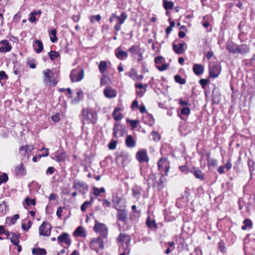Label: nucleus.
<instances>
[{
	"label": "nucleus",
	"mask_w": 255,
	"mask_h": 255,
	"mask_svg": "<svg viewBox=\"0 0 255 255\" xmlns=\"http://www.w3.org/2000/svg\"><path fill=\"white\" fill-rule=\"evenodd\" d=\"M45 77L44 81L46 83L52 85L53 86H55L57 83V81L54 79L53 76L52 75V72L49 69H47L43 72Z\"/></svg>",
	"instance_id": "4"
},
{
	"label": "nucleus",
	"mask_w": 255,
	"mask_h": 255,
	"mask_svg": "<svg viewBox=\"0 0 255 255\" xmlns=\"http://www.w3.org/2000/svg\"><path fill=\"white\" fill-rule=\"evenodd\" d=\"M114 118V119L116 121H118L121 120L123 118V115L122 114L120 113L118 115H113Z\"/></svg>",
	"instance_id": "58"
},
{
	"label": "nucleus",
	"mask_w": 255,
	"mask_h": 255,
	"mask_svg": "<svg viewBox=\"0 0 255 255\" xmlns=\"http://www.w3.org/2000/svg\"><path fill=\"white\" fill-rule=\"evenodd\" d=\"M154 119L152 116L150 114H147L146 117L144 119V122L147 123L149 125H152L154 123Z\"/></svg>",
	"instance_id": "29"
},
{
	"label": "nucleus",
	"mask_w": 255,
	"mask_h": 255,
	"mask_svg": "<svg viewBox=\"0 0 255 255\" xmlns=\"http://www.w3.org/2000/svg\"><path fill=\"white\" fill-rule=\"evenodd\" d=\"M104 95L106 97L109 98H113L116 96V94L115 90L109 87H107L105 89Z\"/></svg>",
	"instance_id": "17"
},
{
	"label": "nucleus",
	"mask_w": 255,
	"mask_h": 255,
	"mask_svg": "<svg viewBox=\"0 0 255 255\" xmlns=\"http://www.w3.org/2000/svg\"><path fill=\"white\" fill-rule=\"evenodd\" d=\"M74 235L75 236H81L83 237L86 236V232L84 230L83 228L81 226H79L76 229L74 232Z\"/></svg>",
	"instance_id": "24"
},
{
	"label": "nucleus",
	"mask_w": 255,
	"mask_h": 255,
	"mask_svg": "<svg viewBox=\"0 0 255 255\" xmlns=\"http://www.w3.org/2000/svg\"><path fill=\"white\" fill-rule=\"evenodd\" d=\"M11 237L10 238V242L14 245H17V244H18L19 242V237L20 235L19 234H16L13 232H11Z\"/></svg>",
	"instance_id": "25"
},
{
	"label": "nucleus",
	"mask_w": 255,
	"mask_h": 255,
	"mask_svg": "<svg viewBox=\"0 0 255 255\" xmlns=\"http://www.w3.org/2000/svg\"><path fill=\"white\" fill-rule=\"evenodd\" d=\"M238 49L237 50V53H241L243 55L248 53L250 51L249 47L246 44H242L241 45H238Z\"/></svg>",
	"instance_id": "18"
},
{
	"label": "nucleus",
	"mask_w": 255,
	"mask_h": 255,
	"mask_svg": "<svg viewBox=\"0 0 255 255\" xmlns=\"http://www.w3.org/2000/svg\"><path fill=\"white\" fill-rule=\"evenodd\" d=\"M54 172V168L53 167H49L46 170V174H52Z\"/></svg>",
	"instance_id": "61"
},
{
	"label": "nucleus",
	"mask_w": 255,
	"mask_h": 255,
	"mask_svg": "<svg viewBox=\"0 0 255 255\" xmlns=\"http://www.w3.org/2000/svg\"><path fill=\"white\" fill-rule=\"evenodd\" d=\"M136 156V158L140 162H148L149 160L147 153L145 150L138 151Z\"/></svg>",
	"instance_id": "14"
},
{
	"label": "nucleus",
	"mask_w": 255,
	"mask_h": 255,
	"mask_svg": "<svg viewBox=\"0 0 255 255\" xmlns=\"http://www.w3.org/2000/svg\"><path fill=\"white\" fill-rule=\"evenodd\" d=\"M8 76L6 74L4 71H0V82L1 83H4L5 81L7 79Z\"/></svg>",
	"instance_id": "36"
},
{
	"label": "nucleus",
	"mask_w": 255,
	"mask_h": 255,
	"mask_svg": "<svg viewBox=\"0 0 255 255\" xmlns=\"http://www.w3.org/2000/svg\"><path fill=\"white\" fill-rule=\"evenodd\" d=\"M157 164L160 171L161 172H164L165 174H167L170 168L169 162L167 158L164 157L161 158L158 161Z\"/></svg>",
	"instance_id": "2"
},
{
	"label": "nucleus",
	"mask_w": 255,
	"mask_h": 255,
	"mask_svg": "<svg viewBox=\"0 0 255 255\" xmlns=\"http://www.w3.org/2000/svg\"><path fill=\"white\" fill-rule=\"evenodd\" d=\"M33 149V147L32 146L26 145L25 147V152H30Z\"/></svg>",
	"instance_id": "63"
},
{
	"label": "nucleus",
	"mask_w": 255,
	"mask_h": 255,
	"mask_svg": "<svg viewBox=\"0 0 255 255\" xmlns=\"http://www.w3.org/2000/svg\"><path fill=\"white\" fill-rule=\"evenodd\" d=\"M248 164L250 169V170L251 171H253L255 170L254 168V161L249 159L248 161Z\"/></svg>",
	"instance_id": "50"
},
{
	"label": "nucleus",
	"mask_w": 255,
	"mask_h": 255,
	"mask_svg": "<svg viewBox=\"0 0 255 255\" xmlns=\"http://www.w3.org/2000/svg\"><path fill=\"white\" fill-rule=\"evenodd\" d=\"M94 230L97 233H99L101 236L105 238L108 234L107 228L104 224L96 222L94 226Z\"/></svg>",
	"instance_id": "5"
},
{
	"label": "nucleus",
	"mask_w": 255,
	"mask_h": 255,
	"mask_svg": "<svg viewBox=\"0 0 255 255\" xmlns=\"http://www.w3.org/2000/svg\"><path fill=\"white\" fill-rule=\"evenodd\" d=\"M35 15H36V11H32L31 13H30V17L29 18V20L31 22H34L36 21V18L35 17Z\"/></svg>",
	"instance_id": "44"
},
{
	"label": "nucleus",
	"mask_w": 255,
	"mask_h": 255,
	"mask_svg": "<svg viewBox=\"0 0 255 255\" xmlns=\"http://www.w3.org/2000/svg\"><path fill=\"white\" fill-rule=\"evenodd\" d=\"M179 169L183 172H188L189 169L187 166L185 165L181 166L179 167Z\"/></svg>",
	"instance_id": "60"
},
{
	"label": "nucleus",
	"mask_w": 255,
	"mask_h": 255,
	"mask_svg": "<svg viewBox=\"0 0 255 255\" xmlns=\"http://www.w3.org/2000/svg\"><path fill=\"white\" fill-rule=\"evenodd\" d=\"M128 51L133 55L135 54L138 56V62H140L143 60L142 52L138 46L133 45L129 48Z\"/></svg>",
	"instance_id": "10"
},
{
	"label": "nucleus",
	"mask_w": 255,
	"mask_h": 255,
	"mask_svg": "<svg viewBox=\"0 0 255 255\" xmlns=\"http://www.w3.org/2000/svg\"><path fill=\"white\" fill-rule=\"evenodd\" d=\"M130 122V125L133 128H135L137 127V122L133 120H127Z\"/></svg>",
	"instance_id": "56"
},
{
	"label": "nucleus",
	"mask_w": 255,
	"mask_h": 255,
	"mask_svg": "<svg viewBox=\"0 0 255 255\" xmlns=\"http://www.w3.org/2000/svg\"><path fill=\"white\" fill-rule=\"evenodd\" d=\"M190 112V109L188 107L183 108L181 110V113L183 115H188Z\"/></svg>",
	"instance_id": "46"
},
{
	"label": "nucleus",
	"mask_w": 255,
	"mask_h": 255,
	"mask_svg": "<svg viewBox=\"0 0 255 255\" xmlns=\"http://www.w3.org/2000/svg\"><path fill=\"white\" fill-rule=\"evenodd\" d=\"M84 71L83 69L79 70L74 69L70 74V78L73 82L81 81L84 77Z\"/></svg>",
	"instance_id": "3"
},
{
	"label": "nucleus",
	"mask_w": 255,
	"mask_h": 255,
	"mask_svg": "<svg viewBox=\"0 0 255 255\" xmlns=\"http://www.w3.org/2000/svg\"><path fill=\"white\" fill-rule=\"evenodd\" d=\"M51 226L50 224L43 223L39 229V234L41 236H49L51 233Z\"/></svg>",
	"instance_id": "8"
},
{
	"label": "nucleus",
	"mask_w": 255,
	"mask_h": 255,
	"mask_svg": "<svg viewBox=\"0 0 255 255\" xmlns=\"http://www.w3.org/2000/svg\"><path fill=\"white\" fill-rule=\"evenodd\" d=\"M127 18V14L126 12H123L121 16H118L116 18L118 20V22L115 25L114 29L117 31L121 30V25L124 23L125 19Z\"/></svg>",
	"instance_id": "11"
},
{
	"label": "nucleus",
	"mask_w": 255,
	"mask_h": 255,
	"mask_svg": "<svg viewBox=\"0 0 255 255\" xmlns=\"http://www.w3.org/2000/svg\"><path fill=\"white\" fill-rule=\"evenodd\" d=\"M6 202L3 201L2 204H0V212H1L0 215H3L6 210Z\"/></svg>",
	"instance_id": "45"
},
{
	"label": "nucleus",
	"mask_w": 255,
	"mask_h": 255,
	"mask_svg": "<svg viewBox=\"0 0 255 255\" xmlns=\"http://www.w3.org/2000/svg\"><path fill=\"white\" fill-rule=\"evenodd\" d=\"M129 76L133 78H134L135 77H136L137 76V72L135 71V69H132L129 73Z\"/></svg>",
	"instance_id": "55"
},
{
	"label": "nucleus",
	"mask_w": 255,
	"mask_h": 255,
	"mask_svg": "<svg viewBox=\"0 0 255 255\" xmlns=\"http://www.w3.org/2000/svg\"><path fill=\"white\" fill-rule=\"evenodd\" d=\"M221 71V67L218 64H214L209 68V76L212 78H215L219 76Z\"/></svg>",
	"instance_id": "9"
},
{
	"label": "nucleus",
	"mask_w": 255,
	"mask_h": 255,
	"mask_svg": "<svg viewBox=\"0 0 255 255\" xmlns=\"http://www.w3.org/2000/svg\"><path fill=\"white\" fill-rule=\"evenodd\" d=\"M209 80L208 79H201L199 81L200 84L203 88H204L207 86V85L209 84Z\"/></svg>",
	"instance_id": "47"
},
{
	"label": "nucleus",
	"mask_w": 255,
	"mask_h": 255,
	"mask_svg": "<svg viewBox=\"0 0 255 255\" xmlns=\"http://www.w3.org/2000/svg\"><path fill=\"white\" fill-rule=\"evenodd\" d=\"M146 224L147 226L149 228L154 227L155 229H156L157 228V225H156L155 221L154 220H150V218L149 217L147 219Z\"/></svg>",
	"instance_id": "33"
},
{
	"label": "nucleus",
	"mask_w": 255,
	"mask_h": 255,
	"mask_svg": "<svg viewBox=\"0 0 255 255\" xmlns=\"http://www.w3.org/2000/svg\"><path fill=\"white\" fill-rule=\"evenodd\" d=\"M101 19V16L100 14L96 15H92L90 17V20L92 23H94L95 20L97 21H100Z\"/></svg>",
	"instance_id": "39"
},
{
	"label": "nucleus",
	"mask_w": 255,
	"mask_h": 255,
	"mask_svg": "<svg viewBox=\"0 0 255 255\" xmlns=\"http://www.w3.org/2000/svg\"><path fill=\"white\" fill-rule=\"evenodd\" d=\"M174 80L176 82L180 84H184L186 82L185 80L179 75H176L174 76Z\"/></svg>",
	"instance_id": "37"
},
{
	"label": "nucleus",
	"mask_w": 255,
	"mask_h": 255,
	"mask_svg": "<svg viewBox=\"0 0 255 255\" xmlns=\"http://www.w3.org/2000/svg\"><path fill=\"white\" fill-rule=\"evenodd\" d=\"M32 253L33 255H45L46 254V252L45 249L39 248L33 249Z\"/></svg>",
	"instance_id": "27"
},
{
	"label": "nucleus",
	"mask_w": 255,
	"mask_h": 255,
	"mask_svg": "<svg viewBox=\"0 0 255 255\" xmlns=\"http://www.w3.org/2000/svg\"><path fill=\"white\" fill-rule=\"evenodd\" d=\"M218 248H219V249L222 252H223V253L225 252V244H224V242H219Z\"/></svg>",
	"instance_id": "53"
},
{
	"label": "nucleus",
	"mask_w": 255,
	"mask_h": 255,
	"mask_svg": "<svg viewBox=\"0 0 255 255\" xmlns=\"http://www.w3.org/2000/svg\"><path fill=\"white\" fill-rule=\"evenodd\" d=\"M113 130H114V132H113L114 135L115 137L117 138L118 137V132L120 130V129L117 125H115L114 126Z\"/></svg>",
	"instance_id": "54"
},
{
	"label": "nucleus",
	"mask_w": 255,
	"mask_h": 255,
	"mask_svg": "<svg viewBox=\"0 0 255 255\" xmlns=\"http://www.w3.org/2000/svg\"><path fill=\"white\" fill-rule=\"evenodd\" d=\"M50 34L53 36V37H50V40L52 42H55L57 40L56 37V30L55 29H53L50 31Z\"/></svg>",
	"instance_id": "40"
},
{
	"label": "nucleus",
	"mask_w": 255,
	"mask_h": 255,
	"mask_svg": "<svg viewBox=\"0 0 255 255\" xmlns=\"http://www.w3.org/2000/svg\"><path fill=\"white\" fill-rule=\"evenodd\" d=\"M174 4L173 2L168 1L167 0H163V6L165 9H172L173 7Z\"/></svg>",
	"instance_id": "32"
},
{
	"label": "nucleus",
	"mask_w": 255,
	"mask_h": 255,
	"mask_svg": "<svg viewBox=\"0 0 255 255\" xmlns=\"http://www.w3.org/2000/svg\"><path fill=\"white\" fill-rule=\"evenodd\" d=\"M186 46L185 42H182L178 44H176L174 43H173V49L174 51L177 54H181L184 53L185 49L184 46Z\"/></svg>",
	"instance_id": "12"
},
{
	"label": "nucleus",
	"mask_w": 255,
	"mask_h": 255,
	"mask_svg": "<svg viewBox=\"0 0 255 255\" xmlns=\"http://www.w3.org/2000/svg\"><path fill=\"white\" fill-rule=\"evenodd\" d=\"M93 194L96 196H99L100 194V193H104L105 192V189L103 187L99 189L97 187H94L93 188Z\"/></svg>",
	"instance_id": "30"
},
{
	"label": "nucleus",
	"mask_w": 255,
	"mask_h": 255,
	"mask_svg": "<svg viewBox=\"0 0 255 255\" xmlns=\"http://www.w3.org/2000/svg\"><path fill=\"white\" fill-rule=\"evenodd\" d=\"M93 242H95L96 244L99 246V247L103 249L104 247L103 242L101 240L100 238H98L94 240H93Z\"/></svg>",
	"instance_id": "43"
},
{
	"label": "nucleus",
	"mask_w": 255,
	"mask_h": 255,
	"mask_svg": "<svg viewBox=\"0 0 255 255\" xmlns=\"http://www.w3.org/2000/svg\"><path fill=\"white\" fill-rule=\"evenodd\" d=\"M238 45H235L232 43H228L227 45L226 48L230 53L234 54L237 53L236 49H238Z\"/></svg>",
	"instance_id": "26"
},
{
	"label": "nucleus",
	"mask_w": 255,
	"mask_h": 255,
	"mask_svg": "<svg viewBox=\"0 0 255 255\" xmlns=\"http://www.w3.org/2000/svg\"><path fill=\"white\" fill-rule=\"evenodd\" d=\"M11 47L9 44H6L0 47V52H6L9 51L11 50Z\"/></svg>",
	"instance_id": "38"
},
{
	"label": "nucleus",
	"mask_w": 255,
	"mask_h": 255,
	"mask_svg": "<svg viewBox=\"0 0 255 255\" xmlns=\"http://www.w3.org/2000/svg\"><path fill=\"white\" fill-rule=\"evenodd\" d=\"M162 56H157V57H156L154 59V62L155 63L157 64H159L161 61V60L162 59Z\"/></svg>",
	"instance_id": "62"
},
{
	"label": "nucleus",
	"mask_w": 255,
	"mask_h": 255,
	"mask_svg": "<svg viewBox=\"0 0 255 255\" xmlns=\"http://www.w3.org/2000/svg\"><path fill=\"white\" fill-rule=\"evenodd\" d=\"M151 135L153 136V139L154 140L157 141L160 139V136L157 132L152 131L151 132Z\"/></svg>",
	"instance_id": "49"
},
{
	"label": "nucleus",
	"mask_w": 255,
	"mask_h": 255,
	"mask_svg": "<svg viewBox=\"0 0 255 255\" xmlns=\"http://www.w3.org/2000/svg\"><path fill=\"white\" fill-rule=\"evenodd\" d=\"M19 216L18 214H15L11 218H10V223L12 224H14L16 221L19 218Z\"/></svg>",
	"instance_id": "52"
},
{
	"label": "nucleus",
	"mask_w": 255,
	"mask_h": 255,
	"mask_svg": "<svg viewBox=\"0 0 255 255\" xmlns=\"http://www.w3.org/2000/svg\"><path fill=\"white\" fill-rule=\"evenodd\" d=\"M131 239L130 237L125 234L121 233L118 238V243L121 245H126V248H128Z\"/></svg>",
	"instance_id": "7"
},
{
	"label": "nucleus",
	"mask_w": 255,
	"mask_h": 255,
	"mask_svg": "<svg viewBox=\"0 0 255 255\" xmlns=\"http://www.w3.org/2000/svg\"><path fill=\"white\" fill-rule=\"evenodd\" d=\"M64 208V207L63 208H62V207H59L57 210V212H56V214H57V216L59 218H61V216H62V209Z\"/></svg>",
	"instance_id": "57"
},
{
	"label": "nucleus",
	"mask_w": 255,
	"mask_h": 255,
	"mask_svg": "<svg viewBox=\"0 0 255 255\" xmlns=\"http://www.w3.org/2000/svg\"><path fill=\"white\" fill-rule=\"evenodd\" d=\"M126 144L128 147H133L135 146V141L131 135H128L127 136Z\"/></svg>",
	"instance_id": "21"
},
{
	"label": "nucleus",
	"mask_w": 255,
	"mask_h": 255,
	"mask_svg": "<svg viewBox=\"0 0 255 255\" xmlns=\"http://www.w3.org/2000/svg\"><path fill=\"white\" fill-rule=\"evenodd\" d=\"M97 115L89 109H84L82 111L81 120L84 125L96 123Z\"/></svg>",
	"instance_id": "1"
},
{
	"label": "nucleus",
	"mask_w": 255,
	"mask_h": 255,
	"mask_svg": "<svg viewBox=\"0 0 255 255\" xmlns=\"http://www.w3.org/2000/svg\"><path fill=\"white\" fill-rule=\"evenodd\" d=\"M8 180V176L6 173H3L2 175H0V184L6 182Z\"/></svg>",
	"instance_id": "42"
},
{
	"label": "nucleus",
	"mask_w": 255,
	"mask_h": 255,
	"mask_svg": "<svg viewBox=\"0 0 255 255\" xmlns=\"http://www.w3.org/2000/svg\"><path fill=\"white\" fill-rule=\"evenodd\" d=\"M118 213L117 214L118 221L125 222L127 218L128 212L125 209L120 210L116 208Z\"/></svg>",
	"instance_id": "15"
},
{
	"label": "nucleus",
	"mask_w": 255,
	"mask_h": 255,
	"mask_svg": "<svg viewBox=\"0 0 255 255\" xmlns=\"http://www.w3.org/2000/svg\"><path fill=\"white\" fill-rule=\"evenodd\" d=\"M33 47L35 51L37 53L41 52L43 48V46L42 42L39 40H36L33 44Z\"/></svg>",
	"instance_id": "20"
},
{
	"label": "nucleus",
	"mask_w": 255,
	"mask_h": 255,
	"mask_svg": "<svg viewBox=\"0 0 255 255\" xmlns=\"http://www.w3.org/2000/svg\"><path fill=\"white\" fill-rule=\"evenodd\" d=\"M117 144V141L116 140H113L109 143L108 147L110 149H115L116 148Z\"/></svg>",
	"instance_id": "48"
},
{
	"label": "nucleus",
	"mask_w": 255,
	"mask_h": 255,
	"mask_svg": "<svg viewBox=\"0 0 255 255\" xmlns=\"http://www.w3.org/2000/svg\"><path fill=\"white\" fill-rule=\"evenodd\" d=\"M91 204V201H85L81 206V210L85 212L88 206Z\"/></svg>",
	"instance_id": "41"
},
{
	"label": "nucleus",
	"mask_w": 255,
	"mask_h": 255,
	"mask_svg": "<svg viewBox=\"0 0 255 255\" xmlns=\"http://www.w3.org/2000/svg\"><path fill=\"white\" fill-rule=\"evenodd\" d=\"M107 66V64L106 61H102L100 62V65L99 66V69L100 71L102 73H104L106 69Z\"/></svg>",
	"instance_id": "31"
},
{
	"label": "nucleus",
	"mask_w": 255,
	"mask_h": 255,
	"mask_svg": "<svg viewBox=\"0 0 255 255\" xmlns=\"http://www.w3.org/2000/svg\"><path fill=\"white\" fill-rule=\"evenodd\" d=\"M191 172L194 175L196 178L200 179L201 180L204 179V174L200 170L194 168L193 170H191Z\"/></svg>",
	"instance_id": "23"
},
{
	"label": "nucleus",
	"mask_w": 255,
	"mask_h": 255,
	"mask_svg": "<svg viewBox=\"0 0 255 255\" xmlns=\"http://www.w3.org/2000/svg\"><path fill=\"white\" fill-rule=\"evenodd\" d=\"M193 70L196 75H200L203 72L204 67L202 65L195 64L193 66Z\"/></svg>",
	"instance_id": "19"
},
{
	"label": "nucleus",
	"mask_w": 255,
	"mask_h": 255,
	"mask_svg": "<svg viewBox=\"0 0 255 255\" xmlns=\"http://www.w3.org/2000/svg\"><path fill=\"white\" fill-rule=\"evenodd\" d=\"M16 172L18 174H25V170L24 168V165L22 163H21L19 165L16 167Z\"/></svg>",
	"instance_id": "28"
},
{
	"label": "nucleus",
	"mask_w": 255,
	"mask_h": 255,
	"mask_svg": "<svg viewBox=\"0 0 255 255\" xmlns=\"http://www.w3.org/2000/svg\"><path fill=\"white\" fill-rule=\"evenodd\" d=\"M244 225L247 227V228H251L252 227V222L251 220L250 219H245L244 221Z\"/></svg>",
	"instance_id": "51"
},
{
	"label": "nucleus",
	"mask_w": 255,
	"mask_h": 255,
	"mask_svg": "<svg viewBox=\"0 0 255 255\" xmlns=\"http://www.w3.org/2000/svg\"><path fill=\"white\" fill-rule=\"evenodd\" d=\"M73 188L83 194L88 190V186L86 183L80 181H74Z\"/></svg>",
	"instance_id": "6"
},
{
	"label": "nucleus",
	"mask_w": 255,
	"mask_h": 255,
	"mask_svg": "<svg viewBox=\"0 0 255 255\" xmlns=\"http://www.w3.org/2000/svg\"><path fill=\"white\" fill-rule=\"evenodd\" d=\"M67 157L65 152H56L54 159L58 161H63Z\"/></svg>",
	"instance_id": "22"
},
{
	"label": "nucleus",
	"mask_w": 255,
	"mask_h": 255,
	"mask_svg": "<svg viewBox=\"0 0 255 255\" xmlns=\"http://www.w3.org/2000/svg\"><path fill=\"white\" fill-rule=\"evenodd\" d=\"M57 240L59 243H65L68 246H69L71 243L69 235L66 233H63L62 235L58 236Z\"/></svg>",
	"instance_id": "13"
},
{
	"label": "nucleus",
	"mask_w": 255,
	"mask_h": 255,
	"mask_svg": "<svg viewBox=\"0 0 255 255\" xmlns=\"http://www.w3.org/2000/svg\"><path fill=\"white\" fill-rule=\"evenodd\" d=\"M107 76L105 75H103L102 77L101 78V85H105L107 83L106 79Z\"/></svg>",
	"instance_id": "59"
},
{
	"label": "nucleus",
	"mask_w": 255,
	"mask_h": 255,
	"mask_svg": "<svg viewBox=\"0 0 255 255\" xmlns=\"http://www.w3.org/2000/svg\"><path fill=\"white\" fill-rule=\"evenodd\" d=\"M207 163L209 166L215 167L217 165V161L215 159L210 158L209 154L207 156Z\"/></svg>",
	"instance_id": "35"
},
{
	"label": "nucleus",
	"mask_w": 255,
	"mask_h": 255,
	"mask_svg": "<svg viewBox=\"0 0 255 255\" xmlns=\"http://www.w3.org/2000/svg\"><path fill=\"white\" fill-rule=\"evenodd\" d=\"M115 53L116 57L120 60L125 59L128 57V53L124 51L121 47H119L116 49Z\"/></svg>",
	"instance_id": "16"
},
{
	"label": "nucleus",
	"mask_w": 255,
	"mask_h": 255,
	"mask_svg": "<svg viewBox=\"0 0 255 255\" xmlns=\"http://www.w3.org/2000/svg\"><path fill=\"white\" fill-rule=\"evenodd\" d=\"M48 55L51 60H54L59 56V54L58 52L55 51H51L48 53Z\"/></svg>",
	"instance_id": "34"
},
{
	"label": "nucleus",
	"mask_w": 255,
	"mask_h": 255,
	"mask_svg": "<svg viewBox=\"0 0 255 255\" xmlns=\"http://www.w3.org/2000/svg\"><path fill=\"white\" fill-rule=\"evenodd\" d=\"M130 253V250L128 248H125L124 253H122L120 255H128Z\"/></svg>",
	"instance_id": "64"
}]
</instances>
